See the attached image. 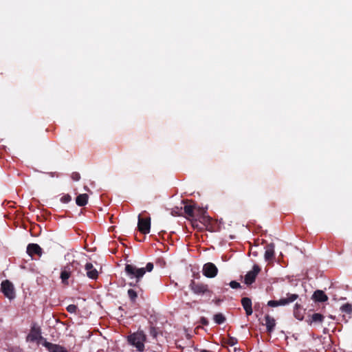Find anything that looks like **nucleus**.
<instances>
[{
  "instance_id": "obj_1",
  "label": "nucleus",
  "mask_w": 352,
  "mask_h": 352,
  "mask_svg": "<svg viewBox=\"0 0 352 352\" xmlns=\"http://www.w3.org/2000/svg\"><path fill=\"white\" fill-rule=\"evenodd\" d=\"M153 267V263H148L145 267H138L133 264H126L124 268L126 274L130 279L133 280L129 283V285L138 287L146 272H151Z\"/></svg>"
},
{
  "instance_id": "obj_2",
  "label": "nucleus",
  "mask_w": 352,
  "mask_h": 352,
  "mask_svg": "<svg viewBox=\"0 0 352 352\" xmlns=\"http://www.w3.org/2000/svg\"><path fill=\"white\" fill-rule=\"evenodd\" d=\"M80 263L77 261H73L69 263H67L65 266L61 268L60 278L63 284L65 285H69V278L72 276V274L76 270H78Z\"/></svg>"
},
{
  "instance_id": "obj_3",
  "label": "nucleus",
  "mask_w": 352,
  "mask_h": 352,
  "mask_svg": "<svg viewBox=\"0 0 352 352\" xmlns=\"http://www.w3.org/2000/svg\"><path fill=\"white\" fill-rule=\"evenodd\" d=\"M146 339V335L142 331H138L127 337L129 343L135 347L137 351L140 352H142L144 350Z\"/></svg>"
},
{
  "instance_id": "obj_4",
  "label": "nucleus",
  "mask_w": 352,
  "mask_h": 352,
  "mask_svg": "<svg viewBox=\"0 0 352 352\" xmlns=\"http://www.w3.org/2000/svg\"><path fill=\"white\" fill-rule=\"evenodd\" d=\"M190 290L197 295H204L206 294H211V291L208 289V285L203 283L197 282L191 280L189 285Z\"/></svg>"
},
{
  "instance_id": "obj_5",
  "label": "nucleus",
  "mask_w": 352,
  "mask_h": 352,
  "mask_svg": "<svg viewBox=\"0 0 352 352\" xmlns=\"http://www.w3.org/2000/svg\"><path fill=\"white\" fill-rule=\"evenodd\" d=\"M1 289L4 296L10 300L15 298V292L13 284L8 280L2 281Z\"/></svg>"
},
{
  "instance_id": "obj_6",
  "label": "nucleus",
  "mask_w": 352,
  "mask_h": 352,
  "mask_svg": "<svg viewBox=\"0 0 352 352\" xmlns=\"http://www.w3.org/2000/svg\"><path fill=\"white\" fill-rule=\"evenodd\" d=\"M138 230L142 234H148L151 230V218H142L141 215L138 216Z\"/></svg>"
},
{
  "instance_id": "obj_7",
  "label": "nucleus",
  "mask_w": 352,
  "mask_h": 352,
  "mask_svg": "<svg viewBox=\"0 0 352 352\" xmlns=\"http://www.w3.org/2000/svg\"><path fill=\"white\" fill-rule=\"evenodd\" d=\"M202 272L207 278H214L218 274V268L214 263L209 262L204 265Z\"/></svg>"
},
{
  "instance_id": "obj_8",
  "label": "nucleus",
  "mask_w": 352,
  "mask_h": 352,
  "mask_svg": "<svg viewBox=\"0 0 352 352\" xmlns=\"http://www.w3.org/2000/svg\"><path fill=\"white\" fill-rule=\"evenodd\" d=\"M206 210L201 207H197L196 206L195 209V217L191 219L192 225L195 226V223L199 221L200 222H204L206 221H210V217L206 216Z\"/></svg>"
},
{
  "instance_id": "obj_9",
  "label": "nucleus",
  "mask_w": 352,
  "mask_h": 352,
  "mask_svg": "<svg viewBox=\"0 0 352 352\" xmlns=\"http://www.w3.org/2000/svg\"><path fill=\"white\" fill-rule=\"evenodd\" d=\"M260 272L261 267L258 265H254L252 270L248 272L244 277L245 283L248 285L252 284Z\"/></svg>"
},
{
  "instance_id": "obj_10",
  "label": "nucleus",
  "mask_w": 352,
  "mask_h": 352,
  "mask_svg": "<svg viewBox=\"0 0 352 352\" xmlns=\"http://www.w3.org/2000/svg\"><path fill=\"white\" fill-rule=\"evenodd\" d=\"M42 344L49 352H68L64 346L47 342L46 340H44Z\"/></svg>"
},
{
  "instance_id": "obj_11",
  "label": "nucleus",
  "mask_w": 352,
  "mask_h": 352,
  "mask_svg": "<svg viewBox=\"0 0 352 352\" xmlns=\"http://www.w3.org/2000/svg\"><path fill=\"white\" fill-rule=\"evenodd\" d=\"M27 253L31 257H32L34 254L41 256L43 253L42 248L36 243H30L27 247Z\"/></svg>"
},
{
  "instance_id": "obj_12",
  "label": "nucleus",
  "mask_w": 352,
  "mask_h": 352,
  "mask_svg": "<svg viewBox=\"0 0 352 352\" xmlns=\"http://www.w3.org/2000/svg\"><path fill=\"white\" fill-rule=\"evenodd\" d=\"M298 298V295L296 294H287L286 298H280L278 300V306H285L289 303L294 302Z\"/></svg>"
},
{
  "instance_id": "obj_13",
  "label": "nucleus",
  "mask_w": 352,
  "mask_h": 352,
  "mask_svg": "<svg viewBox=\"0 0 352 352\" xmlns=\"http://www.w3.org/2000/svg\"><path fill=\"white\" fill-rule=\"evenodd\" d=\"M87 272V276L91 278L96 280L98 277V272L97 270L93 266L92 263H87L85 266Z\"/></svg>"
},
{
  "instance_id": "obj_14",
  "label": "nucleus",
  "mask_w": 352,
  "mask_h": 352,
  "mask_svg": "<svg viewBox=\"0 0 352 352\" xmlns=\"http://www.w3.org/2000/svg\"><path fill=\"white\" fill-rule=\"evenodd\" d=\"M241 305L245 311V314L248 316L252 314V300L248 297H243L241 298Z\"/></svg>"
},
{
  "instance_id": "obj_15",
  "label": "nucleus",
  "mask_w": 352,
  "mask_h": 352,
  "mask_svg": "<svg viewBox=\"0 0 352 352\" xmlns=\"http://www.w3.org/2000/svg\"><path fill=\"white\" fill-rule=\"evenodd\" d=\"M39 338L43 339L42 336H41L40 328L32 327L31 328L30 333L28 334L27 337V340L31 342H34Z\"/></svg>"
},
{
  "instance_id": "obj_16",
  "label": "nucleus",
  "mask_w": 352,
  "mask_h": 352,
  "mask_svg": "<svg viewBox=\"0 0 352 352\" xmlns=\"http://www.w3.org/2000/svg\"><path fill=\"white\" fill-rule=\"evenodd\" d=\"M265 324L266 326L267 332L268 333H271L274 331L275 326H276V320L275 319L270 316V315L267 314L265 316Z\"/></svg>"
},
{
  "instance_id": "obj_17",
  "label": "nucleus",
  "mask_w": 352,
  "mask_h": 352,
  "mask_svg": "<svg viewBox=\"0 0 352 352\" xmlns=\"http://www.w3.org/2000/svg\"><path fill=\"white\" fill-rule=\"evenodd\" d=\"M265 259L266 261H271L274 258V244L269 243L265 247Z\"/></svg>"
},
{
  "instance_id": "obj_18",
  "label": "nucleus",
  "mask_w": 352,
  "mask_h": 352,
  "mask_svg": "<svg viewBox=\"0 0 352 352\" xmlns=\"http://www.w3.org/2000/svg\"><path fill=\"white\" fill-rule=\"evenodd\" d=\"M312 299L316 302H324L328 300V297L322 290L318 289L314 292Z\"/></svg>"
},
{
  "instance_id": "obj_19",
  "label": "nucleus",
  "mask_w": 352,
  "mask_h": 352,
  "mask_svg": "<svg viewBox=\"0 0 352 352\" xmlns=\"http://www.w3.org/2000/svg\"><path fill=\"white\" fill-rule=\"evenodd\" d=\"M196 204H186L184 207L185 214L188 216V219H190L195 217Z\"/></svg>"
},
{
  "instance_id": "obj_20",
  "label": "nucleus",
  "mask_w": 352,
  "mask_h": 352,
  "mask_svg": "<svg viewBox=\"0 0 352 352\" xmlns=\"http://www.w3.org/2000/svg\"><path fill=\"white\" fill-rule=\"evenodd\" d=\"M324 316L320 313H315L310 316V318L307 320L309 324L312 323L321 324L324 321Z\"/></svg>"
},
{
  "instance_id": "obj_21",
  "label": "nucleus",
  "mask_w": 352,
  "mask_h": 352,
  "mask_svg": "<svg viewBox=\"0 0 352 352\" xmlns=\"http://www.w3.org/2000/svg\"><path fill=\"white\" fill-rule=\"evenodd\" d=\"M294 317L298 320H302L304 317V310L302 309V306L296 303L294 308Z\"/></svg>"
},
{
  "instance_id": "obj_22",
  "label": "nucleus",
  "mask_w": 352,
  "mask_h": 352,
  "mask_svg": "<svg viewBox=\"0 0 352 352\" xmlns=\"http://www.w3.org/2000/svg\"><path fill=\"white\" fill-rule=\"evenodd\" d=\"M88 198L87 194H80L76 197V203L79 206H85L88 202Z\"/></svg>"
},
{
  "instance_id": "obj_23",
  "label": "nucleus",
  "mask_w": 352,
  "mask_h": 352,
  "mask_svg": "<svg viewBox=\"0 0 352 352\" xmlns=\"http://www.w3.org/2000/svg\"><path fill=\"white\" fill-rule=\"evenodd\" d=\"M128 296L131 302L135 303L138 298V293L133 289H129L127 292Z\"/></svg>"
},
{
  "instance_id": "obj_24",
  "label": "nucleus",
  "mask_w": 352,
  "mask_h": 352,
  "mask_svg": "<svg viewBox=\"0 0 352 352\" xmlns=\"http://www.w3.org/2000/svg\"><path fill=\"white\" fill-rule=\"evenodd\" d=\"M340 310L342 312L346 313L347 314H351L352 313V305L349 303H345L341 306Z\"/></svg>"
},
{
  "instance_id": "obj_25",
  "label": "nucleus",
  "mask_w": 352,
  "mask_h": 352,
  "mask_svg": "<svg viewBox=\"0 0 352 352\" xmlns=\"http://www.w3.org/2000/svg\"><path fill=\"white\" fill-rule=\"evenodd\" d=\"M214 320L217 324H221L225 322L226 318L221 314H217L214 316Z\"/></svg>"
},
{
  "instance_id": "obj_26",
  "label": "nucleus",
  "mask_w": 352,
  "mask_h": 352,
  "mask_svg": "<svg viewBox=\"0 0 352 352\" xmlns=\"http://www.w3.org/2000/svg\"><path fill=\"white\" fill-rule=\"evenodd\" d=\"M67 311L71 314H76L78 307L75 305H69L66 308Z\"/></svg>"
},
{
  "instance_id": "obj_27",
  "label": "nucleus",
  "mask_w": 352,
  "mask_h": 352,
  "mask_svg": "<svg viewBox=\"0 0 352 352\" xmlns=\"http://www.w3.org/2000/svg\"><path fill=\"white\" fill-rule=\"evenodd\" d=\"M72 200V197L69 195L67 194V195H63L61 198H60V201L61 202L64 203V204H67L69 203L70 201Z\"/></svg>"
},
{
  "instance_id": "obj_28",
  "label": "nucleus",
  "mask_w": 352,
  "mask_h": 352,
  "mask_svg": "<svg viewBox=\"0 0 352 352\" xmlns=\"http://www.w3.org/2000/svg\"><path fill=\"white\" fill-rule=\"evenodd\" d=\"M71 178L75 182H78L80 179V175L78 172H73L71 175Z\"/></svg>"
},
{
  "instance_id": "obj_29",
  "label": "nucleus",
  "mask_w": 352,
  "mask_h": 352,
  "mask_svg": "<svg viewBox=\"0 0 352 352\" xmlns=\"http://www.w3.org/2000/svg\"><path fill=\"white\" fill-rule=\"evenodd\" d=\"M230 286L232 288V289H238V288H240L241 287V285L239 283L235 281V280H232L231 281L230 283H229Z\"/></svg>"
},
{
  "instance_id": "obj_30",
  "label": "nucleus",
  "mask_w": 352,
  "mask_h": 352,
  "mask_svg": "<svg viewBox=\"0 0 352 352\" xmlns=\"http://www.w3.org/2000/svg\"><path fill=\"white\" fill-rule=\"evenodd\" d=\"M150 335L153 338H156L157 335V329L154 327H151L149 331Z\"/></svg>"
},
{
  "instance_id": "obj_31",
  "label": "nucleus",
  "mask_w": 352,
  "mask_h": 352,
  "mask_svg": "<svg viewBox=\"0 0 352 352\" xmlns=\"http://www.w3.org/2000/svg\"><path fill=\"white\" fill-rule=\"evenodd\" d=\"M267 305L272 307H275L278 306V300H270L267 302Z\"/></svg>"
},
{
  "instance_id": "obj_32",
  "label": "nucleus",
  "mask_w": 352,
  "mask_h": 352,
  "mask_svg": "<svg viewBox=\"0 0 352 352\" xmlns=\"http://www.w3.org/2000/svg\"><path fill=\"white\" fill-rule=\"evenodd\" d=\"M236 342H237V340L235 338H230L229 344L231 346H234L235 344H236Z\"/></svg>"
},
{
  "instance_id": "obj_33",
  "label": "nucleus",
  "mask_w": 352,
  "mask_h": 352,
  "mask_svg": "<svg viewBox=\"0 0 352 352\" xmlns=\"http://www.w3.org/2000/svg\"><path fill=\"white\" fill-rule=\"evenodd\" d=\"M201 322H202V324H205V325H207V324H208V320H207L206 318H203L201 319Z\"/></svg>"
},
{
  "instance_id": "obj_34",
  "label": "nucleus",
  "mask_w": 352,
  "mask_h": 352,
  "mask_svg": "<svg viewBox=\"0 0 352 352\" xmlns=\"http://www.w3.org/2000/svg\"><path fill=\"white\" fill-rule=\"evenodd\" d=\"M184 203L188 202V200L183 201Z\"/></svg>"
}]
</instances>
